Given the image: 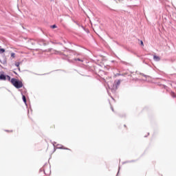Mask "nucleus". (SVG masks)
<instances>
[{
    "instance_id": "1",
    "label": "nucleus",
    "mask_w": 176,
    "mask_h": 176,
    "mask_svg": "<svg viewBox=\"0 0 176 176\" xmlns=\"http://www.w3.org/2000/svg\"><path fill=\"white\" fill-rule=\"evenodd\" d=\"M10 82L16 89H21L23 87V82L16 78H12Z\"/></svg>"
},
{
    "instance_id": "13",
    "label": "nucleus",
    "mask_w": 176,
    "mask_h": 176,
    "mask_svg": "<svg viewBox=\"0 0 176 176\" xmlns=\"http://www.w3.org/2000/svg\"><path fill=\"white\" fill-rule=\"evenodd\" d=\"M46 52H52V49H48Z\"/></svg>"
},
{
    "instance_id": "15",
    "label": "nucleus",
    "mask_w": 176,
    "mask_h": 176,
    "mask_svg": "<svg viewBox=\"0 0 176 176\" xmlns=\"http://www.w3.org/2000/svg\"><path fill=\"white\" fill-rule=\"evenodd\" d=\"M9 78V79H10V76H8Z\"/></svg>"
},
{
    "instance_id": "16",
    "label": "nucleus",
    "mask_w": 176,
    "mask_h": 176,
    "mask_svg": "<svg viewBox=\"0 0 176 176\" xmlns=\"http://www.w3.org/2000/svg\"><path fill=\"white\" fill-rule=\"evenodd\" d=\"M51 1H53V0H51Z\"/></svg>"
},
{
    "instance_id": "8",
    "label": "nucleus",
    "mask_w": 176,
    "mask_h": 176,
    "mask_svg": "<svg viewBox=\"0 0 176 176\" xmlns=\"http://www.w3.org/2000/svg\"><path fill=\"white\" fill-rule=\"evenodd\" d=\"M2 53H5V49L3 48H0V54H2Z\"/></svg>"
},
{
    "instance_id": "7",
    "label": "nucleus",
    "mask_w": 176,
    "mask_h": 176,
    "mask_svg": "<svg viewBox=\"0 0 176 176\" xmlns=\"http://www.w3.org/2000/svg\"><path fill=\"white\" fill-rule=\"evenodd\" d=\"M23 100V102L27 103V98H25V96H23L22 97Z\"/></svg>"
},
{
    "instance_id": "11",
    "label": "nucleus",
    "mask_w": 176,
    "mask_h": 176,
    "mask_svg": "<svg viewBox=\"0 0 176 176\" xmlns=\"http://www.w3.org/2000/svg\"><path fill=\"white\" fill-rule=\"evenodd\" d=\"M51 28H57V26L56 25H53L51 26Z\"/></svg>"
},
{
    "instance_id": "2",
    "label": "nucleus",
    "mask_w": 176,
    "mask_h": 176,
    "mask_svg": "<svg viewBox=\"0 0 176 176\" xmlns=\"http://www.w3.org/2000/svg\"><path fill=\"white\" fill-rule=\"evenodd\" d=\"M0 80H6V76H5V74H1Z\"/></svg>"
},
{
    "instance_id": "3",
    "label": "nucleus",
    "mask_w": 176,
    "mask_h": 176,
    "mask_svg": "<svg viewBox=\"0 0 176 176\" xmlns=\"http://www.w3.org/2000/svg\"><path fill=\"white\" fill-rule=\"evenodd\" d=\"M43 43V45H46V41H45V40L41 39V40H40V41H38V44H39L40 45H42V43Z\"/></svg>"
},
{
    "instance_id": "4",
    "label": "nucleus",
    "mask_w": 176,
    "mask_h": 176,
    "mask_svg": "<svg viewBox=\"0 0 176 176\" xmlns=\"http://www.w3.org/2000/svg\"><path fill=\"white\" fill-rule=\"evenodd\" d=\"M153 58H154L155 61H160V57H159L156 55H154Z\"/></svg>"
},
{
    "instance_id": "10",
    "label": "nucleus",
    "mask_w": 176,
    "mask_h": 176,
    "mask_svg": "<svg viewBox=\"0 0 176 176\" xmlns=\"http://www.w3.org/2000/svg\"><path fill=\"white\" fill-rule=\"evenodd\" d=\"M16 54L14 53H12L11 54V57H12V58H14Z\"/></svg>"
},
{
    "instance_id": "9",
    "label": "nucleus",
    "mask_w": 176,
    "mask_h": 176,
    "mask_svg": "<svg viewBox=\"0 0 176 176\" xmlns=\"http://www.w3.org/2000/svg\"><path fill=\"white\" fill-rule=\"evenodd\" d=\"M74 61H81V63H83V60H82L80 58H75Z\"/></svg>"
},
{
    "instance_id": "5",
    "label": "nucleus",
    "mask_w": 176,
    "mask_h": 176,
    "mask_svg": "<svg viewBox=\"0 0 176 176\" xmlns=\"http://www.w3.org/2000/svg\"><path fill=\"white\" fill-rule=\"evenodd\" d=\"M115 83L116 86H119L120 85V80H116Z\"/></svg>"
},
{
    "instance_id": "14",
    "label": "nucleus",
    "mask_w": 176,
    "mask_h": 176,
    "mask_svg": "<svg viewBox=\"0 0 176 176\" xmlns=\"http://www.w3.org/2000/svg\"><path fill=\"white\" fill-rule=\"evenodd\" d=\"M15 65L16 67H19L20 65L19 63H16Z\"/></svg>"
},
{
    "instance_id": "6",
    "label": "nucleus",
    "mask_w": 176,
    "mask_h": 176,
    "mask_svg": "<svg viewBox=\"0 0 176 176\" xmlns=\"http://www.w3.org/2000/svg\"><path fill=\"white\" fill-rule=\"evenodd\" d=\"M54 54H61V52L60 51L54 50Z\"/></svg>"
},
{
    "instance_id": "12",
    "label": "nucleus",
    "mask_w": 176,
    "mask_h": 176,
    "mask_svg": "<svg viewBox=\"0 0 176 176\" xmlns=\"http://www.w3.org/2000/svg\"><path fill=\"white\" fill-rule=\"evenodd\" d=\"M140 44L142 46H144V42L142 41H140Z\"/></svg>"
}]
</instances>
